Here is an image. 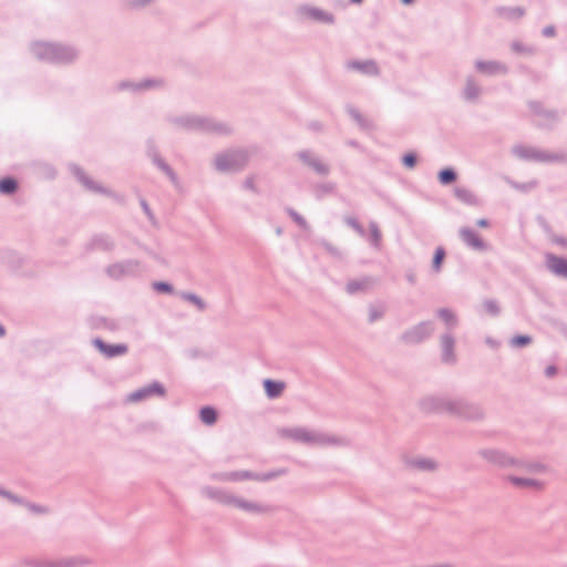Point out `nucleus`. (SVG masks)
Wrapping results in <instances>:
<instances>
[{"instance_id":"obj_28","label":"nucleus","mask_w":567,"mask_h":567,"mask_svg":"<svg viewBox=\"0 0 567 567\" xmlns=\"http://www.w3.org/2000/svg\"><path fill=\"white\" fill-rule=\"evenodd\" d=\"M421 467H432V463L427 462L426 464H421Z\"/></svg>"},{"instance_id":"obj_19","label":"nucleus","mask_w":567,"mask_h":567,"mask_svg":"<svg viewBox=\"0 0 567 567\" xmlns=\"http://www.w3.org/2000/svg\"><path fill=\"white\" fill-rule=\"evenodd\" d=\"M440 317L446 322V323H454L455 322V319H454V315L449 311V310H441L440 311Z\"/></svg>"},{"instance_id":"obj_18","label":"nucleus","mask_w":567,"mask_h":567,"mask_svg":"<svg viewBox=\"0 0 567 567\" xmlns=\"http://www.w3.org/2000/svg\"><path fill=\"white\" fill-rule=\"evenodd\" d=\"M184 298L190 302H193L194 305H196L199 309H204L205 308V303L204 301L198 298L197 296L195 295H184Z\"/></svg>"},{"instance_id":"obj_6","label":"nucleus","mask_w":567,"mask_h":567,"mask_svg":"<svg viewBox=\"0 0 567 567\" xmlns=\"http://www.w3.org/2000/svg\"><path fill=\"white\" fill-rule=\"evenodd\" d=\"M154 393L162 395L164 393V390L162 389L161 385L154 384V385H151V386H148L146 389H143V390H140L137 392L132 393L130 395V401L136 402V401H140V400H142V399H144V398H146V396H148L151 394H154Z\"/></svg>"},{"instance_id":"obj_16","label":"nucleus","mask_w":567,"mask_h":567,"mask_svg":"<svg viewBox=\"0 0 567 567\" xmlns=\"http://www.w3.org/2000/svg\"><path fill=\"white\" fill-rule=\"evenodd\" d=\"M445 258V250L442 247H437L433 258V267L435 270H440L442 262Z\"/></svg>"},{"instance_id":"obj_10","label":"nucleus","mask_w":567,"mask_h":567,"mask_svg":"<svg viewBox=\"0 0 567 567\" xmlns=\"http://www.w3.org/2000/svg\"><path fill=\"white\" fill-rule=\"evenodd\" d=\"M350 66L354 70L361 71L367 74H377L378 69L374 63L372 62H353L350 64Z\"/></svg>"},{"instance_id":"obj_15","label":"nucleus","mask_w":567,"mask_h":567,"mask_svg":"<svg viewBox=\"0 0 567 567\" xmlns=\"http://www.w3.org/2000/svg\"><path fill=\"white\" fill-rule=\"evenodd\" d=\"M455 178H456L455 173L450 168L443 169L439 174V179L442 184H450V183L454 182Z\"/></svg>"},{"instance_id":"obj_2","label":"nucleus","mask_w":567,"mask_h":567,"mask_svg":"<svg viewBox=\"0 0 567 567\" xmlns=\"http://www.w3.org/2000/svg\"><path fill=\"white\" fill-rule=\"evenodd\" d=\"M526 16V8L522 6H495L493 8V17L495 19L517 23Z\"/></svg>"},{"instance_id":"obj_27","label":"nucleus","mask_w":567,"mask_h":567,"mask_svg":"<svg viewBox=\"0 0 567 567\" xmlns=\"http://www.w3.org/2000/svg\"><path fill=\"white\" fill-rule=\"evenodd\" d=\"M4 328L0 324V337H3L4 336Z\"/></svg>"},{"instance_id":"obj_26","label":"nucleus","mask_w":567,"mask_h":567,"mask_svg":"<svg viewBox=\"0 0 567 567\" xmlns=\"http://www.w3.org/2000/svg\"><path fill=\"white\" fill-rule=\"evenodd\" d=\"M351 3H354V4H360L363 2V0H350Z\"/></svg>"},{"instance_id":"obj_13","label":"nucleus","mask_w":567,"mask_h":567,"mask_svg":"<svg viewBox=\"0 0 567 567\" xmlns=\"http://www.w3.org/2000/svg\"><path fill=\"white\" fill-rule=\"evenodd\" d=\"M511 481L517 485V486H522V487H528V488H538L542 486V483L535 481V480H529V478H516V477H513L511 478Z\"/></svg>"},{"instance_id":"obj_22","label":"nucleus","mask_w":567,"mask_h":567,"mask_svg":"<svg viewBox=\"0 0 567 567\" xmlns=\"http://www.w3.org/2000/svg\"><path fill=\"white\" fill-rule=\"evenodd\" d=\"M155 288L159 291H164V292H171L172 291V287L167 284H164V282H157L155 284Z\"/></svg>"},{"instance_id":"obj_20","label":"nucleus","mask_w":567,"mask_h":567,"mask_svg":"<svg viewBox=\"0 0 567 567\" xmlns=\"http://www.w3.org/2000/svg\"><path fill=\"white\" fill-rule=\"evenodd\" d=\"M415 161L416 158L413 154H406L403 157V163L408 167H413L415 165Z\"/></svg>"},{"instance_id":"obj_24","label":"nucleus","mask_w":567,"mask_h":567,"mask_svg":"<svg viewBox=\"0 0 567 567\" xmlns=\"http://www.w3.org/2000/svg\"><path fill=\"white\" fill-rule=\"evenodd\" d=\"M546 372H547L548 375H553V374H555V368L554 367H549V368H547Z\"/></svg>"},{"instance_id":"obj_21","label":"nucleus","mask_w":567,"mask_h":567,"mask_svg":"<svg viewBox=\"0 0 567 567\" xmlns=\"http://www.w3.org/2000/svg\"><path fill=\"white\" fill-rule=\"evenodd\" d=\"M555 33H556V28L551 24L546 25L542 31V35H555Z\"/></svg>"},{"instance_id":"obj_14","label":"nucleus","mask_w":567,"mask_h":567,"mask_svg":"<svg viewBox=\"0 0 567 567\" xmlns=\"http://www.w3.org/2000/svg\"><path fill=\"white\" fill-rule=\"evenodd\" d=\"M156 0H126V4L128 8L134 10L145 9Z\"/></svg>"},{"instance_id":"obj_12","label":"nucleus","mask_w":567,"mask_h":567,"mask_svg":"<svg viewBox=\"0 0 567 567\" xmlns=\"http://www.w3.org/2000/svg\"><path fill=\"white\" fill-rule=\"evenodd\" d=\"M217 417L216 411L213 408L206 406L200 410V419L205 424L215 423Z\"/></svg>"},{"instance_id":"obj_4","label":"nucleus","mask_w":567,"mask_h":567,"mask_svg":"<svg viewBox=\"0 0 567 567\" xmlns=\"http://www.w3.org/2000/svg\"><path fill=\"white\" fill-rule=\"evenodd\" d=\"M94 344L102 353L110 358L122 355L127 352V347L125 344H106L102 340H95Z\"/></svg>"},{"instance_id":"obj_17","label":"nucleus","mask_w":567,"mask_h":567,"mask_svg":"<svg viewBox=\"0 0 567 567\" xmlns=\"http://www.w3.org/2000/svg\"><path fill=\"white\" fill-rule=\"evenodd\" d=\"M530 342V338L527 336H518L513 338L512 343L516 347H524Z\"/></svg>"},{"instance_id":"obj_11","label":"nucleus","mask_w":567,"mask_h":567,"mask_svg":"<svg viewBox=\"0 0 567 567\" xmlns=\"http://www.w3.org/2000/svg\"><path fill=\"white\" fill-rule=\"evenodd\" d=\"M17 189V182L13 178H2L0 179V193L2 194H12Z\"/></svg>"},{"instance_id":"obj_7","label":"nucleus","mask_w":567,"mask_h":567,"mask_svg":"<svg viewBox=\"0 0 567 567\" xmlns=\"http://www.w3.org/2000/svg\"><path fill=\"white\" fill-rule=\"evenodd\" d=\"M461 237L463 238V240L474 247V248H482L483 247V241L482 239L478 237V235L472 230V229H468V228H464L461 230Z\"/></svg>"},{"instance_id":"obj_25","label":"nucleus","mask_w":567,"mask_h":567,"mask_svg":"<svg viewBox=\"0 0 567 567\" xmlns=\"http://www.w3.org/2000/svg\"><path fill=\"white\" fill-rule=\"evenodd\" d=\"M403 4L405 6H410L412 3H414L415 0H400Z\"/></svg>"},{"instance_id":"obj_29","label":"nucleus","mask_w":567,"mask_h":567,"mask_svg":"<svg viewBox=\"0 0 567 567\" xmlns=\"http://www.w3.org/2000/svg\"><path fill=\"white\" fill-rule=\"evenodd\" d=\"M248 475L247 474H244L243 476H239L238 478H243V477H247Z\"/></svg>"},{"instance_id":"obj_3","label":"nucleus","mask_w":567,"mask_h":567,"mask_svg":"<svg viewBox=\"0 0 567 567\" xmlns=\"http://www.w3.org/2000/svg\"><path fill=\"white\" fill-rule=\"evenodd\" d=\"M245 162V156L240 153H227L219 156L216 161L217 167L221 171L240 167Z\"/></svg>"},{"instance_id":"obj_1","label":"nucleus","mask_w":567,"mask_h":567,"mask_svg":"<svg viewBox=\"0 0 567 567\" xmlns=\"http://www.w3.org/2000/svg\"><path fill=\"white\" fill-rule=\"evenodd\" d=\"M296 14L300 21H311L321 24H332L334 22L332 13L309 4L299 6Z\"/></svg>"},{"instance_id":"obj_5","label":"nucleus","mask_w":567,"mask_h":567,"mask_svg":"<svg viewBox=\"0 0 567 567\" xmlns=\"http://www.w3.org/2000/svg\"><path fill=\"white\" fill-rule=\"evenodd\" d=\"M547 267L556 275L567 277V259L556 256H547Z\"/></svg>"},{"instance_id":"obj_9","label":"nucleus","mask_w":567,"mask_h":567,"mask_svg":"<svg viewBox=\"0 0 567 567\" xmlns=\"http://www.w3.org/2000/svg\"><path fill=\"white\" fill-rule=\"evenodd\" d=\"M227 503L247 512L261 511V507L258 504L249 503L237 497H231L230 499L227 501Z\"/></svg>"},{"instance_id":"obj_8","label":"nucleus","mask_w":567,"mask_h":567,"mask_svg":"<svg viewBox=\"0 0 567 567\" xmlns=\"http://www.w3.org/2000/svg\"><path fill=\"white\" fill-rule=\"evenodd\" d=\"M264 386L269 398H276L282 393L285 389V383L272 380H265Z\"/></svg>"},{"instance_id":"obj_23","label":"nucleus","mask_w":567,"mask_h":567,"mask_svg":"<svg viewBox=\"0 0 567 567\" xmlns=\"http://www.w3.org/2000/svg\"><path fill=\"white\" fill-rule=\"evenodd\" d=\"M477 225L480 227L486 228V227H488V221L486 219H480V220H477Z\"/></svg>"}]
</instances>
